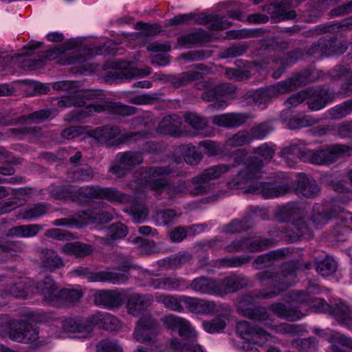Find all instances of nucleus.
Segmentation results:
<instances>
[{
	"label": "nucleus",
	"instance_id": "nucleus-5",
	"mask_svg": "<svg viewBox=\"0 0 352 352\" xmlns=\"http://www.w3.org/2000/svg\"><path fill=\"white\" fill-rule=\"evenodd\" d=\"M352 156V145L335 144L316 150H307L303 162L316 165H329L343 157Z\"/></svg>",
	"mask_w": 352,
	"mask_h": 352
},
{
	"label": "nucleus",
	"instance_id": "nucleus-2",
	"mask_svg": "<svg viewBox=\"0 0 352 352\" xmlns=\"http://www.w3.org/2000/svg\"><path fill=\"white\" fill-rule=\"evenodd\" d=\"M298 261H291L284 263L279 272L272 270H264L256 274V279L263 286H268L255 294L258 298H272L297 282L296 271L302 268Z\"/></svg>",
	"mask_w": 352,
	"mask_h": 352
},
{
	"label": "nucleus",
	"instance_id": "nucleus-8",
	"mask_svg": "<svg viewBox=\"0 0 352 352\" xmlns=\"http://www.w3.org/2000/svg\"><path fill=\"white\" fill-rule=\"evenodd\" d=\"M194 21L195 24L209 25L211 30H222L230 28L232 23L228 20H223L217 14H201L195 17L193 13L178 14L168 21L169 25L187 24Z\"/></svg>",
	"mask_w": 352,
	"mask_h": 352
},
{
	"label": "nucleus",
	"instance_id": "nucleus-19",
	"mask_svg": "<svg viewBox=\"0 0 352 352\" xmlns=\"http://www.w3.org/2000/svg\"><path fill=\"white\" fill-rule=\"evenodd\" d=\"M249 278L241 274L230 273L221 280H217L218 296H223L230 293L236 292L248 287Z\"/></svg>",
	"mask_w": 352,
	"mask_h": 352
},
{
	"label": "nucleus",
	"instance_id": "nucleus-58",
	"mask_svg": "<svg viewBox=\"0 0 352 352\" xmlns=\"http://www.w3.org/2000/svg\"><path fill=\"white\" fill-rule=\"evenodd\" d=\"M318 122V120L310 115L294 116L289 119L287 126L289 129H297L312 126Z\"/></svg>",
	"mask_w": 352,
	"mask_h": 352
},
{
	"label": "nucleus",
	"instance_id": "nucleus-59",
	"mask_svg": "<svg viewBox=\"0 0 352 352\" xmlns=\"http://www.w3.org/2000/svg\"><path fill=\"white\" fill-rule=\"evenodd\" d=\"M94 169L87 165H84L70 173L69 178L72 181L89 182L96 175Z\"/></svg>",
	"mask_w": 352,
	"mask_h": 352
},
{
	"label": "nucleus",
	"instance_id": "nucleus-17",
	"mask_svg": "<svg viewBox=\"0 0 352 352\" xmlns=\"http://www.w3.org/2000/svg\"><path fill=\"white\" fill-rule=\"evenodd\" d=\"M38 283L36 285L34 282L26 277H20L13 283L8 284L1 294V296H13L14 298H23L29 294L34 293L35 290L41 294L40 289H37Z\"/></svg>",
	"mask_w": 352,
	"mask_h": 352
},
{
	"label": "nucleus",
	"instance_id": "nucleus-18",
	"mask_svg": "<svg viewBox=\"0 0 352 352\" xmlns=\"http://www.w3.org/2000/svg\"><path fill=\"white\" fill-rule=\"evenodd\" d=\"M236 331L244 340L258 345H262L268 340L270 335L256 325L242 320L236 324Z\"/></svg>",
	"mask_w": 352,
	"mask_h": 352
},
{
	"label": "nucleus",
	"instance_id": "nucleus-42",
	"mask_svg": "<svg viewBox=\"0 0 352 352\" xmlns=\"http://www.w3.org/2000/svg\"><path fill=\"white\" fill-rule=\"evenodd\" d=\"M40 259L41 267L50 272L60 269L64 265L61 257L51 249L43 250Z\"/></svg>",
	"mask_w": 352,
	"mask_h": 352
},
{
	"label": "nucleus",
	"instance_id": "nucleus-36",
	"mask_svg": "<svg viewBox=\"0 0 352 352\" xmlns=\"http://www.w3.org/2000/svg\"><path fill=\"white\" fill-rule=\"evenodd\" d=\"M90 321L92 324V330L96 326L109 331H116L120 327L119 320L107 313H96L91 316Z\"/></svg>",
	"mask_w": 352,
	"mask_h": 352
},
{
	"label": "nucleus",
	"instance_id": "nucleus-4",
	"mask_svg": "<svg viewBox=\"0 0 352 352\" xmlns=\"http://www.w3.org/2000/svg\"><path fill=\"white\" fill-rule=\"evenodd\" d=\"M320 73V71L315 68L309 69L285 80L261 89L270 102L272 99L277 98L280 95L285 94L305 85L308 82L318 80L321 76Z\"/></svg>",
	"mask_w": 352,
	"mask_h": 352
},
{
	"label": "nucleus",
	"instance_id": "nucleus-46",
	"mask_svg": "<svg viewBox=\"0 0 352 352\" xmlns=\"http://www.w3.org/2000/svg\"><path fill=\"white\" fill-rule=\"evenodd\" d=\"M98 199H107L111 202L129 203L132 198L131 196L122 193L113 188L99 187Z\"/></svg>",
	"mask_w": 352,
	"mask_h": 352
},
{
	"label": "nucleus",
	"instance_id": "nucleus-10",
	"mask_svg": "<svg viewBox=\"0 0 352 352\" xmlns=\"http://www.w3.org/2000/svg\"><path fill=\"white\" fill-rule=\"evenodd\" d=\"M9 333L10 337L14 341L30 343L38 340V344H45L46 342L39 340L38 331L31 324L28 322H21L19 324V329L16 331H11L10 323L6 320L1 322L0 335L4 336Z\"/></svg>",
	"mask_w": 352,
	"mask_h": 352
},
{
	"label": "nucleus",
	"instance_id": "nucleus-21",
	"mask_svg": "<svg viewBox=\"0 0 352 352\" xmlns=\"http://www.w3.org/2000/svg\"><path fill=\"white\" fill-rule=\"evenodd\" d=\"M114 212H108L100 209H89L76 212L74 220L80 226L88 223H106L113 218Z\"/></svg>",
	"mask_w": 352,
	"mask_h": 352
},
{
	"label": "nucleus",
	"instance_id": "nucleus-3",
	"mask_svg": "<svg viewBox=\"0 0 352 352\" xmlns=\"http://www.w3.org/2000/svg\"><path fill=\"white\" fill-rule=\"evenodd\" d=\"M148 177L147 184L148 187L155 192L161 194L166 190V194L171 199L182 197L191 189H188L189 181H180L176 185L170 184L169 181L164 177L176 173L173 164L164 166H152L146 170Z\"/></svg>",
	"mask_w": 352,
	"mask_h": 352
},
{
	"label": "nucleus",
	"instance_id": "nucleus-34",
	"mask_svg": "<svg viewBox=\"0 0 352 352\" xmlns=\"http://www.w3.org/2000/svg\"><path fill=\"white\" fill-rule=\"evenodd\" d=\"M184 298V304L191 313L201 315H209L214 312L215 304L212 301L202 298L188 296Z\"/></svg>",
	"mask_w": 352,
	"mask_h": 352
},
{
	"label": "nucleus",
	"instance_id": "nucleus-1",
	"mask_svg": "<svg viewBox=\"0 0 352 352\" xmlns=\"http://www.w3.org/2000/svg\"><path fill=\"white\" fill-rule=\"evenodd\" d=\"M56 106L61 109L72 106H85L82 109L70 111L65 118L69 122L80 121L89 116L93 112L109 111L122 116H130L136 112V109L133 107L103 100L102 93L94 91H75L69 96L62 97L57 102Z\"/></svg>",
	"mask_w": 352,
	"mask_h": 352
},
{
	"label": "nucleus",
	"instance_id": "nucleus-35",
	"mask_svg": "<svg viewBox=\"0 0 352 352\" xmlns=\"http://www.w3.org/2000/svg\"><path fill=\"white\" fill-rule=\"evenodd\" d=\"M217 285V280L206 276H199L188 283V289L201 294L218 296Z\"/></svg>",
	"mask_w": 352,
	"mask_h": 352
},
{
	"label": "nucleus",
	"instance_id": "nucleus-53",
	"mask_svg": "<svg viewBox=\"0 0 352 352\" xmlns=\"http://www.w3.org/2000/svg\"><path fill=\"white\" fill-rule=\"evenodd\" d=\"M290 226L291 233H287L290 237L299 239L300 237H309L311 235V229L302 217H299L294 221Z\"/></svg>",
	"mask_w": 352,
	"mask_h": 352
},
{
	"label": "nucleus",
	"instance_id": "nucleus-37",
	"mask_svg": "<svg viewBox=\"0 0 352 352\" xmlns=\"http://www.w3.org/2000/svg\"><path fill=\"white\" fill-rule=\"evenodd\" d=\"M182 124V119L179 116L176 114L166 116L160 121L157 131L162 134L179 136L181 133Z\"/></svg>",
	"mask_w": 352,
	"mask_h": 352
},
{
	"label": "nucleus",
	"instance_id": "nucleus-26",
	"mask_svg": "<svg viewBox=\"0 0 352 352\" xmlns=\"http://www.w3.org/2000/svg\"><path fill=\"white\" fill-rule=\"evenodd\" d=\"M330 315L341 325L351 329L352 326V305L338 299L333 304Z\"/></svg>",
	"mask_w": 352,
	"mask_h": 352
},
{
	"label": "nucleus",
	"instance_id": "nucleus-24",
	"mask_svg": "<svg viewBox=\"0 0 352 352\" xmlns=\"http://www.w3.org/2000/svg\"><path fill=\"white\" fill-rule=\"evenodd\" d=\"M125 298L124 292L118 290H100L95 295V303L108 309L118 308Z\"/></svg>",
	"mask_w": 352,
	"mask_h": 352
},
{
	"label": "nucleus",
	"instance_id": "nucleus-39",
	"mask_svg": "<svg viewBox=\"0 0 352 352\" xmlns=\"http://www.w3.org/2000/svg\"><path fill=\"white\" fill-rule=\"evenodd\" d=\"M61 253L67 255H74L76 258H83L91 254L92 246L80 241L69 242L60 245Z\"/></svg>",
	"mask_w": 352,
	"mask_h": 352
},
{
	"label": "nucleus",
	"instance_id": "nucleus-27",
	"mask_svg": "<svg viewBox=\"0 0 352 352\" xmlns=\"http://www.w3.org/2000/svg\"><path fill=\"white\" fill-rule=\"evenodd\" d=\"M149 285L156 289L182 291L188 289V282L182 277L175 276L153 278Z\"/></svg>",
	"mask_w": 352,
	"mask_h": 352
},
{
	"label": "nucleus",
	"instance_id": "nucleus-11",
	"mask_svg": "<svg viewBox=\"0 0 352 352\" xmlns=\"http://www.w3.org/2000/svg\"><path fill=\"white\" fill-rule=\"evenodd\" d=\"M151 73V68L145 67L143 69L132 66L131 62L117 61L112 63L111 69L107 72V78L109 80H122L133 78H143Z\"/></svg>",
	"mask_w": 352,
	"mask_h": 352
},
{
	"label": "nucleus",
	"instance_id": "nucleus-60",
	"mask_svg": "<svg viewBox=\"0 0 352 352\" xmlns=\"http://www.w3.org/2000/svg\"><path fill=\"white\" fill-rule=\"evenodd\" d=\"M52 196L57 199H70L76 201V186L72 185L61 186L52 190Z\"/></svg>",
	"mask_w": 352,
	"mask_h": 352
},
{
	"label": "nucleus",
	"instance_id": "nucleus-52",
	"mask_svg": "<svg viewBox=\"0 0 352 352\" xmlns=\"http://www.w3.org/2000/svg\"><path fill=\"white\" fill-rule=\"evenodd\" d=\"M76 46V42L70 41L63 45L50 49L39 53L38 57L45 60H52L59 58L65 51L74 48Z\"/></svg>",
	"mask_w": 352,
	"mask_h": 352
},
{
	"label": "nucleus",
	"instance_id": "nucleus-55",
	"mask_svg": "<svg viewBox=\"0 0 352 352\" xmlns=\"http://www.w3.org/2000/svg\"><path fill=\"white\" fill-rule=\"evenodd\" d=\"M39 47V43H29L27 46L24 47L21 53L16 54L14 56L6 55L5 56H0V72L5 70L11 62L23 56L31 55L32 54V51Z\"/></svg>",
	"mask_w": 352,
	"mask_h": 352
},
{
	"label": "nucleus",
	"instance_id": "nucleus-29",
	"mask_svg": "<svg viewBox=\"0 0 352 352\" xmlns=\"http://www.w3.org/2000/svg\"><path fill=\"white\" fill-rule=\"evenodd\" d=\"M295 193L301 197L314 198L320 192V188L316 183L311 180L305 174L298 175L294 187Z\"/></svg>",
	"mask_w": 352,
	"mask_h": 352
},
{
	"label": "nucleus",
	"instance_id": "nucleus-32",
	"mask_svg": "<svg viewBox=\"0 0 352 352\" xmlns=\"http://www.w3.org/2000/svg\"><path fill=\"white\" fill-rule=\"evenodd\" d=\"M304 145L303 141L296 140L282 149L280 157L288 166H294L298 160L303 161L302 155L307 151L303 148Z\"/></svg>",
	"mask_w": 352,
	"mask_h": 352
},
{
	"label": "nucleus",
	"instance_id": "nucleus-13",
	"mask_svg": "<svg viewBox=\"0 0 352 352\" xmlns=\"http://www.w3.org/2000/svg\"><path fill=\"white\" fill-rule=\"evenodd\" d=\"M306 101L311 111H318L336 100L338 92L323 87H313L305 89Z\"/></svg>",
	"mask_w": 352,
	"mask_h": 352
},
{
	"label": "nucleus",
	"instance_id": "nucleus-7",
	"mask_svg": "<svg viewBox=\"0 0 352 352\" xmlns=\"http://www.w3.org/2000/svg\"><path fill=\"white\" fill-rule=\"evenodd\" d=\"M230 168V165L221 164L206 168L190 180L193 187L190 194L197 196L210 192L212 189V182L223 176Z\"/></svg>",
	"mask_w": 352,
	"mask_h": 352
},
{
	"label": "nucleus",
	"instance_id": "nucleus-48",
	"mask_svg": "<svg viewBox=\"0 0 352 352\" xmlns=\"http://www.w3.org/2000/svg\"><path fill=\"white\" fill-rule=\"evenodd\" d=\"M252 256L249 255H240L234 257H225L215 260L213 266L216 267L233 268L241 267L250 263Z\"/></svg>",
	"mask_w": 352,
	"mask_h": 352
},
{
	"label": "nucleus",
	"instance_id": "nucleus-33",
	"mask_svg": "<svg viewBox=\"0 0 352 352\" xmlns=\"http://www.w3.org/2000/svg\"><path fill=\"white\" fill-rule=\"evenodd\" d=\"M153 298L150 294H132L127 300L128 313L133 316H138L142 311L151 306Z\"/></svg>",
	"mask_w": 352,
	"mask_h": 352
},
{
	"label": "nucleus",
	"instance_id": "nucleus-20",
	"mask_svg": "<svg viewBox=\"0 0 352 352\" xmlns=\"http://www.w3.org/2000/svg\"><path fill=\"white\" fill-rule=\"evenodd\" d=\"M295 0H282L276 3H271L263 7V10L271 14L275 22L294 19L296 16L294 10H289L296 6Z\"/></svg>",
	"mask_w": 352,
	"mask_h": 352
},
{
	"label": "nucleus",
	"instance_id": "nucleus-49",
	"mask_svg": "<svg viewBox=\"0 0 352 352\" xmlns=\"http://www.w3.org/2000/svg\"><path fill=\"white\" fill-rule=\"evenodd\" d=\"M300 209L298 203H288L276 209L275 217L280 222H287L294 218L295 215L299 214Z\"/></svg>",
	"mask_w": 352,
	"mask_h": 352
},
{
	"label": "nucleus",
	"instance_id": "nucleus-14",
	"mask_svg": "<svg viewBox=\"0 0 352 352\" xmlns=\"http://www.w3.org/2000/svg\"><path fill=\"white\" fill-rule=\"evenodd\" d=\"M73 273L76 276L87 278L89 282H103L120 285L125 283L128 280V276L125 274L109 271L91 272L89 268L85 267L75 269Z\"/></svg>",
	"mask_w": 352,
	"mask_h": 352
},
{
	"label": "nucleus",
	"instance_id": "nucleus-6",
	"mask_svg": "<svg viewBox=\"0 0 352 352\" xmlns=\"http://www.w3.org/2000/svg\"><path fill=\"white\" fill-rule=\"evenodd\" d=\"M41 294L45 300L56 304L57 302L74 303L81 297L82 293L77 289H63L59 290L54 280L50 276H46L38 285Z\"/></svg>",
	"mask_w": 352,
	"mask_h": 352
},
{
	"label": "nucleus",
	"instance_id": "nucleus-62",
	"mask_svg": "<svg viewBox=\"0 0 352 352\" xmlns=\"http://www.w3.org/2000/svg\"><path fill=\"white\" fill-rule=\"evenodd\" d=\"M170 347L173 350H177L182 352H204L201 345L195 343L183 342L178 338L171 340Z\"/></svg>",
	"mask_w": 352,
	"mask_h": 352
},
{
	"label": "nucleus",
	"instance_id": "nucleus-23",
	"mask_svg": "<svg viewBox=\"0 0 352 352\" xmlns=\"http://www.w3.org/2000/svg\"><path fill=\"white\" fill-rule=\"evenodd\" d=\"M260 211L256 208L250 209L243 219H234L223 227V232L228 234H235L246 231L252 228L256 220L258 218Z\"/></svg>",
	"mask_w": 352,
	"mask_h": 352
},
{
	"label": "nucleus",
	"instance_id": "nucleus-47",
	"mask_svg": "<svg viewBox=\"0 0 352 352\" xmlns=\"http://www.w3.org/2000/svg\"><path fill=\"white\" fill-rule=\"evenodd\" d=\"M116 160L118 163L122 164L130 170L135 166L142 164L144 161L141 153L133 151L118 153L116 155Z\"/></svg>",
	"mask_w": 352,
	"mask_h": 352
},
{
	"label": "nucleus",
	"instance_id": "nucleus-44",
	"mask_svg": "<svg viewBox=\"0 0 352 352\" xmlns=\"http://www.w3.org/2000/svg\"><path fill=\"white\" fill-rule=\"evenodd\" d=\"M236 90L234 85L230 83H221L212 87V89L204 91L201 98L207 101H212L219 98L224 97L232 94Z\"/></svg>",
	"mask_w": 352,
	"mask_h": 352
},
{
	"label": "nucleus",
	"instance_id": "nucleus-15",
	"mask_svg": "<svg viewBox=\"0 0 352 352\" xmlns=\"http://www.w3.org/2000/svg\"><path fill=\"white\" fill-rule=\"evenodd\" d=\"M157 335L156 320L149 314L140 317L133 333L134 339L141 343L154 342Z\"/></svg>",
	"mask_w": 352,
	"mask_h": 352
},
{
	"label": "nucleus",
	"instance_id": "nucleus-16",
	"mask_svg": "<svg viewBox=\"0 0 352 352\" xmlns=\"http://www.w3.org/2000/svg\"><path fill=\"white\" fill-rule=\"evenodd\" d=\"M260 54L263 55L264 57L261 60L253 61L252 63L255 66H261V67H266L271 62H276V63H280L283 67H287L295 63L303 54L300 50L296 49L285 54L280 58H275V55L277 52L275 51L272 52L267 47L261 49Z\"/></svg>",
	"mask_w": 352,
	"mask_h": 352
},
{
	"label": "nucleus",
	"instance_id": "nucleus-30",
	"mask_svg": "<svg viewBox=\"0 0 352 352\" xmlns=\"http://www.w3.org/2000/svg\"><path fill=\"white\" fill-rule=\"evenodd\" d=\"M289 188L286 185L256 183L251 186L250 192L260 194L265 199H274L285 195Z\"/></svg>",
	"mask_w": 352,
	"mask_h": 352
},
{
	"label": "nucleus",
	"instance_id": "nucleus-61",
	"mask_svg": "<svg viewBox=\"0 0 352 352\" xmlns=\"http://www.w3.org/2000/svg\"><path fill=\"white\" fill-rule=\"evenodd\" d=\"M337 267V263L332 257L326 256L316 263V271L320 275L326 277L334 274Z\"/></svg>",
	"mask_w": 352,
	"mask_h": 352
},
{
	"label": "nucleus",
	"instance_id": "nucleus-40",
	"mask_svg": "<svg viewBox=\"0 0 352 352\" xmlns=\"http://www.w3.org/2000/svg\"><path fill=\"white\" fill-rule=\"evenodd\" d=\"M120 133V129L114 125L98 126L88 131L89 137L100 142H106L116 138Z\"/></svg>",
	"mask_w": 352,
	"mask_h": 352
},
{
	"label": "nucleus",
	"instance_id": "nucleus-12",
	"mask_svg": "<svg viewBox=\"0 0 352 352\" xmlns=\"http://www.w3.org/2000/svg\"><path fill=\"white\" fill-rule=\"evenodd\" d=\"M347 49L344 43L336 38L324 36L320 38L317 43L311 45L307 51L309 56L320 58L323 56H331L334 54H342Z\"/></svg>",
	"mask_w": 352,
	"mask_h": 352
},
{
	"label": "nucleus",
	"instance_id": "nucleus-45",
	"mask_svg": "<svg viewBox=\"0 0 352 352\" xmlns=\"http://www.w3.org/2000/svg\"><path fill=\"white\" fill-rule=\"evenodd\" d=\"M128 230L126 226L121 223H116L107 229V236L100 238V242L103 244L111 245L115 240L126 236Z\"/></svg>",
	"mask_w": 352,
	"mask_h": 352
},
{
	"label": "nucleus",
	"instance_id": "nucleus-41",
	"mask_svg": "<svg viewBox=\"0 0 352 352\" xmlns=\"http://www.w3.org/2000/svg\"><path fill=\"white\" fill-rule=\"evenodd\" d=\"M43 230L39 224H25L11 228L6 235L10 237L31 238L36 236Z\"/></svg>",
	"mask_w": 352,
	"mask_h": 352
},
{
	"label": "nucleus",
	"instance_id": "nucleus-25",
	"mask_svg": "<svg viewBox=\"0 0 352 352\" xmlns=\"http://www.w3.org/2000/svg\"><path fill=\"white\" fill-rule=\"evenodd\" d=\"M91 316L86 319L80 318L68 317L62 320V326L65 331L68 333H83V337L91 336L92 324Z\"/></svg>",
	"mask_w": 352,
	"mask_h": 352
},
{
	"label": "nucleus",
	"instance_id": "nucleus-9",
	"mask_svg": "<svg viewBox=\"0 0 352 352\" xmlns=\"http://www.w3.org/2000/svg\"><path fill=\"white\" fill-rule=\"evenodd\" d=\"M245 167L228 183L230 189H242L248 179H258L261 177L263 163L257 157H250L245 161Z\"/></svg>",
	"mask_w": 352,
	"mask_h": 352
},
{
	"label": "nucleus",
	"instance_id": "nucleus-57",
	"mask_svg": "<svg viewBox=\"0 0 352 352\" xmlns=\"http://www.w3.org/2000/svg\"><path fill=\"white\" fill-rule=\"evenodd\" d=\"M352 113V98L330 108L327 113L331 119H341Z\"/></svg>",
	"mask_w": 352,
	"mask_h": 352
},
{
	"label": "nucleus",
	"instance_id": "nucleus-28",
	"mask_svg": "<svg viewBox=\"0 0 352 352\" xmlns=\"http://www.w3.org/2000/svg\"><path fill=\"white\" fill-rule=\"evenodd\" d=\"M250 116L244 113H229L214 116L212 124L223 128H236L245 124Z\"/></svg>",
	"mask_w": 352,
	"mask_h": 352
},
{
	"label": "nucleus",
	"instance_id": "nucleus-43",
	"mask_svg": "<svg viewBox=\"0 0 352 352\" xmlns=\"http://www.w3.org/2000/svg\"><path fill=\"white\" fill-rule=\"evenodd\" d=\"M48 209V205L45 203L33 204L21 210L17 217L24 220L35 219L45 215Z\"/></svg>",
	"mask_w": 352,
	"mask_h": 352
},
{
	"label": "nucleus",
	"instance_id": "nucleus-54",
	"mask_svg": "<svg viewBox=\"0 0 352 352\" xmlns=\"http://www.w3.org/2000/svg\"><path fill=\"white\" fill-rule=\"evenodd\" d=\"M203 78V74L195 70H190L182 72L177 76H172L170 78L172 84L175 87L185 86L192 82L198 80Z\"/></svg>",
	"mask_w": 352,
	"mask_h": 352
},
{
	"label": "nucleus",
	"instance_id": "nucleus-63",
	"mask_svg": "<svg viewBox=\"0 0 352 352\" xmlns=\"http://www.w3.org/2000/svg\"><path fill=\"white\" fill-rule=\"evenodd\" d=\"M183 157L186 164L197 165L201 160L203 155L195 146L186 145L183 147Z\"/></svg>",
	"mask_w": 352,
	"mask_h": 352
},
{
	"label": "nucleus",
	"instance_id": "nucleus-38",
	"mask_svg": "<svg viewBox=\"0 0 352 352\" xmlns=\"http://www.w3.org/2000/svg\"><path fill=\"white\" fill-rule=\"evenodd\" d=\"M287 252L288 250L285 249H278L261 254L254 261L253 266L256 270L269 267L276 261L283 259Z\"/></svg>",
	"mask_w": 352,
	"mask_h": 352
},
{
	"label": "nucleus",
	"instance_id": "nucleus-31",
	"mask_svg": "<svg viewBox=\"0 0 352 352\" xmlns=\"http://www.w3.org/2000/svg\"><path fill=\"white\" fill-rule=\"evenodd\" d=\"M269 309L278 318L289 321L298 320L305 316L297 307L287 305L281 302L272 303Z\"/></svg>",
	"mask_w": 352,
	"mask_h": 352
},
{
	"label": "nucleus",
	"instance_id": "nucleus-50",
	"mask_svg": "<svg viewBox=\"0 0 352 352\" xmlns=\"http://www.w3.org/2000/svg\"><path fill=\"white\" fill-rule=\"evenodd\" d=\"M183 298H187V296L160 295L157 297V301L163 304L169 310L182 312L184 311V307L182 305V303H184Z\"/></svg>",
	"mask_w": 352,
	"mask_h": 352
},
{
	"label": "nucleus",
	"instance_id": "nucleus-64",
	"mask_svg": "<svg viewBox=\"0 0 352 352\" xmlns=\"http://www.w3.org/2000/svg\"><path fill=\"white\" fill-rule=\"evenodd\" d=\"M247 251L250 252H256L265 250L272 246V241L265 238L253 239L247 236Z\"/></svg>",
	"mask_w": 352,
	"mask_h": 352
},
{
	"label": "nucleus",
	"instance_id": "nucleus-56",
	"mask_svg": "<svg viewBox=\"0 0 352 352\" xmlns=\"http://www.w3.org/2000/svg\"><path fill=\"white\" fill-rule=\"evenodd\" d=\"M249 47L250 45L246 42L234 43L223 49L219 56L222 58H236L243 55Z\"/></svg>",
	"mask_w": 352,
	"mask_h": 352
},
{
	"label": "nucleus",
	"instance_id": "nucleus-22",
	"mask_svg": "<svg viewBox=\"0 0 352 352\" xmlns=\"http://www.w3.org/2000/svg\"><path fill=\"white\" fill-rule=\"evenodd\" d=\"M341 212L340 208L336 206H329L320 204H316L312 208L311 221L316 229H319L327 224L330 219L336 218Z\"/></svg>",
	"mask_w": 352,
	"mask_h": 352
},
{
	"label": "nucleus",
	"instance_id": "nucleus-51",
	"mask_svg": "<svg viewBox=\"0 0 352 352\" xmlns=\"http://www.w3.org/2000/svg\"><path fill=\"white\" fill-rule=\"evenodd\" d=\"M210 41L209 34L201 30L190 33L178 38V44L182 46L201 44Z\"/></svg>",
	"mask_w": 352,
	"mask_h": 352
}]
</instances>
